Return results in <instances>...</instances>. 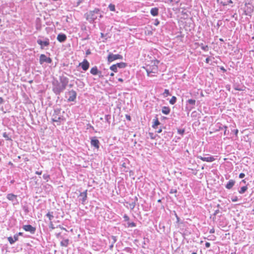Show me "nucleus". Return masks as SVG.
Segmentation results:
<instances>
[{
    "instance_id": "obj_48",
    "label": "nucleus",
    "mask_w": 254,
    "mask_h": 254,
    "mask_svg": "<svg viewBox=\"0 0 254 254\" xmlns=\"http://www.w3.org/2000/svg\"><path fill=\"white\" fill-rule=\"evenodd\" d=\"M3 102V99L1 97H0V104Z\"/></svg>"
},
{
    "instance_id": "obj_21",
    "label": "nucleus",
    "mask_w": 254,
    "mask_h": 254,
    "mask_svg": "<svg viewBox=\"0 0 254 254\" xmlns=\"http://www.w3.org/2000/svg\"><path fill=\"white\" fill-rule=\"evenodd\" d=\"M80 196H82V203H84L87 198V190L82 192L80 194Z\"/></svg>"
},
{
    "instance_id": "obj_43",
    "label": "nucleus",
    "mask_w": 254,
    "mask_h": 254,
    "mask_svg": "<svg viewBox=\"0 0 254 254\" xmlns=\"http://www.w3.org/2000/svg\"><path fill=\"white\" fill-rule=\"evenodd\" d=\"M124 218H125V221H127L129 220L128 217L126 215L124 216Z\"/></svg>"
},
{
    "instance_id": "obj_28",
    "label": "nucleus",
    "mask_w": 254,
    "mask_h": 254,
    "mask_svg": "<svg viewBox=\"0 0 254 254\" xmlns=\"http://www.w3.org/2000/svg\"><path fill=\"white\" fill-rule=\"evenodd\" d=\"M151 70H152V73H156L158 71V67L157 65H154Z\"/></svg>"
},
{
    "instance_id": "obj_39",
    "label": "nucleus",
    "mask_w": 254,
    "mask_h": 254,
    "mask_svg": "<svg viewBox=\"0 0 254 254\" xmlns=\"http://www.w3.org/2000/svg\"><path fill=\"white\" fill-rule=\"evenodd\" d=\"M135 226V223H129L128 224V227H134Z\"/></svg>"
},
{
    "instance_id": "obj_14",
    "label": "nucleus",
    "mask_w": 254,
    "mask_h": 254,
    "mask_svg": "<svg viewBox=\"0 0 254 254\" xmlns=\"http://www.w3.org/2000/svg\"><path fill=\"white\" fill-rule=\"evenodd\" d=\"M66 39V36L65 34H60L57 36V40L60 42H64Z\"/></svg>"
},
{
    "instance_id": "obj_17",
    "label": "nucleus",
    "mask_w": 254,
    "mask_h": 254,
    "mask_svg": "<svg viewBox=\"0 0 254 254\" xmlns=\"http://www.w3.org/2000/svg\"><path fill=\"white\" fill-rule=\"evenodd\" d=\"M90 73L94 75H97L99 73V70L97 67L95 66L91 68Z\"/></svg>"
},
{
    "instance_id": "obj_4",
    "label": "nucleus",
    "mask_w": 254,
    "mask_h": 254,
    "mask_svg": "<svg viewBox=\"0 0 254 254\" xmlns=\"http://www.w3.org/2000/svg\"><path fill=\"white\" fill-rule=\"evenodd\" d=\"M123 59V56L119 54H113L110 53L108 56L107 60L109 63H111L116 60H122Z\"/></svg>"
},
{
    "instance_id": "obj_2",
    "label": "nucleus",
    "mask_w": 254,
    "mask_h": 254,
    "mask_svg": "<svg viewBox=\"0 0 254 254\" xmlns=\"http://www.w3.org/2000/svg\"><path fill=\"white\" fill-rule=\"evenodd\" d=\"M99 12L100 10L99 9L95 8L92 11L87 12L85 14L86 19L90 23H92L96 19L98 16L100 18L102 17V15Z\"/></svg>"
},
{
    "instance_id": "obj_12",
    "label": "nucleus",
    "mask_w": 254,
    "mask_h": 254,
    "mask_svg": "<svg viewBox=\"0 0 254 254\" xmlns=\"http://www.w3.org/2000/svg\"><path fill=\"white\" fill-rule=\"evenodd\" d=\"M195 100H193V99H189L188 101H187V103L190 105V107H187L188 109H189V111H190L191 110H192V109L194 108V106L195 104Z\"/></svg>"
},
{
    "instance_id": "obj_11",
    "label": "nucleus",
    "mask_w": 254,
    "mask_h": 254,
    "mask_svg": "<svg viewBox=\"0 0 254 254\" xmlns=\"http://www.w3.org/2000/svg\"><path fill=\"white\" fill-rule=\"evenodd\" d=\"M91 144L92 146L95 147L96 148L98 149L99 147V141L96 138H93L91 140Z\"/></svg>"
},
{
    "instance_id": "obj_30",
    "label": "nucleus",
    "mask_w": 254,
    "mask_h": 254,
    "mask_svg": "<svg viewBox=\"0 0 254 254\" xmlns=\"http://www.w3.org/2000/svg\"><path fill=\"white\" fill-rule=\"evenodd\" d=\"M47 216L49 218L50 220H52V218L53 217V216L52 215V213H50V212L47 213Z\"/></svg>"
},
{
    "instance_id": "obj_49",
    "label": "nucleus",
    "mask_w": 254,
    "mask_h": 254,
    "mask_svg": "<svg viewBox=\"0 0 254 254\" xmlns=\"http://www.w3.org/2000/svg\"><path fill=\"white\" fill-rule=\"evenodd\" d=\"M118 81H120V82H123V79L121 78H119L118 79Z\"/></svg>"
},
{
    "instance_id": "obj_44",
    "label": "nucleus",
    "mask_w": 254,
    "mask_h": 254,
    "mask_svg": "<svg viewBox=\"0 0 254 254\" xmlns=\"http://www.w3.org/2000/svg\"><path fill=\"white\" fill-rule=\"evenodd\" d=\"M126 119L129 121L130 120V117L129 115H126Z\"/></svg>"
},
{
    "instance_id": "obj_56",
    "label": "nucleus",
    "mask_w": 254,
    "mask_h": 254,
    "mask_svg": "<svg viewBox=\"0 0 254 254\" xmlns=\"http://www.w3.org/2000/svg\"><path fill=\"white\" fill-rule=\"evenodd\" d=\"M110 75H111V76H113L114 75V73L112 72V73L110 74Z\"/></svg>"
},
{
    "instance_id": "obj_41",
    "label": "nucleus",
    "mask_w": 254,
    "mask_h": 254,
    "mask_svg": "<svg viewBox=\"0 0 254 254\" xmlns=\"http://www.w3.org/2000/svg\"><path fill=\"white\" fill-rule=\"evenodd\" d=\"M205 246L206 248H209L210 246V244L208 242H206L205 244Z\"/></svg>"
},
{
    "instance_id": "obj_38",
    "label": "nucleus",
    "mask_w": 254,
    "mask_h": 254,
    "mask_svg": "<svg viewBox=\"0 0 254 254\" xmlns=\"http://www.w3.org/2000/svg\"><path fill=\"white\" fill-rule=\"evenodd\" d=\"M245 176V174L244 173H240V175H239V178H241V179L244 178Z\"/></svg>"
},
{
    "instance_id": "obj_16",
    "label": "nucleus",
    "mask_w": 254,
    "mask_h": 254,
    "mask_svg": "<svg viewBox=\"0 0 254 254\" xmlns=\"http://www.w3.org/2000/svg\"><path fill=\"white\" fill-rule=\"evenodd\" d=\"M235 183V181H234L233 180H230L229 181V182L226 185V188L227 189H231L234 186Z\"/></svg>"
},
{
    "instance_id": "obj_50",
    "label": "nucleus",
    "mask_w": 254,
    "mask_h": 254,
    "mask_svg": "<svg viewBox=\"0 0 254 254\" xmlns=\"http://www.w3.org/2000/svg\"><path fill=\"white\" fill-rule=\"evenodd\" d=\"M162 132V129H158L157 131V133H160Z\"/></svg>"
},
{
    "instance_id": "obj_58",
    "label": "nucleus",
    "mask_w": 254,
    "mask_h": 254,
    "mask_svg": "<svg viewBox=\"0 0 254 254\" xmlns=\"http://www.w3.org/2000/svg\"><path fill=\"white\" fill-rule=\"evenodd\" d=\"M224 134L226 135V129H225V131H224Z\"/></svg>"
},
{
    "instance_id": "obj_51",
    "label": "nucleus",
    "mask_w": 254,
    "mask_h": 254,
    "mask_svg": "<svg viewBox=\"0 0 254 254\" xmlns=\"http://www.w3.org/2000/svg\"><path fill=\"white\" fill-rule=\"evenodd\" d=\"M168 2H174V0H168Z\"/></svg>"
},
{
    "instance_id": "obj_33",
    "label": "nucleus",
    "mask_w": 254,
    "mask_h": 254,
    "mask_svg": "<svg viewBox=\"0 0 254 254\" xmlns=\"http://www.w3.org/2000/svg\"><path fill=\"white\" fill-rule=\"evenodd\" d=\"M184 131H185L184 129H178V132L180 134H183L184 133Z\"/></svg>"
},
{
    "instance_id": "obj_10",
    "label": "nucleus",
    "mask_w": 254,
    "mask_h": 254,
    "mask_svg": "<svg viewBox=\"0 0 254 254\" xmlns=\"http://www.w3.org/2000/svg\"><path fill=\"white\" fill-rule=\"evenodd\" d=\"M23 229L26 231H29L31 233H34L36 230V228L34 227H32L31 225H24V227H23Z\"/></svg>"
},
{
    "instance_id": "obj_5",
    "label": "nucleus",
    "mask_w": 254,
    "mask_h": 254,
    "mask_svg": "<svg viewBox=\"0 0 254 254\" xmlns=\"http://www.w3.org/2000/svg\"><path fill=\"white\" fill-rule=\"evenodd\" d=\"M40 63L41 64H42L44 63H47L50 64L52 63V59L49 58L47 57L44 54H42L40 57Z\"/></svg>"
},
{
    "instance_id": "obj_47",
    "label": "nucleus",
    "mask_w": 254,
    "mask_h": 254,
    "mask_svg": "<svg viewBox=\"0 0 254 254\" xmlns=\"http://www.w3.org/2000/svg\"><path fill=\"white\" fill-rule=\"evenodd\" d=\"M214 231H215L214 229H212L210 230V233H214Z\"/></svg>"
},
{
    "instance_id": "obj_62",
    "label": "nucleus",
    "mask_w": 254,
    "mask_h": 254,
    "mask_svg": "<svg viewBox=\"0 0 254 254\" xmlns=\"http://www.w3.org/2000/svg\"><path fill=\"white\" fill-rule=\"evenodd\" d=\"M191 254H197L196 253H192Z\"/></svg>"
},
{
    "instance_id": "obj_57",
    "label": "nucleus",
    "mask_w": 254,
    "mask_h": 254,
    "mask_svg": "<svg viewBox=\"0 0 254 254\" xmlns=\"http://www.w3.org/2000/svg\"><path fill=\"white\" fill-rule=\"evenodd\" d=\"M221 69L222 70H224V71H225V69L224 68V67H221Z\"/></svg>"
},
{
    "instance_id": "obj_37",
    "label": "nucleus",
    "mask_w": 254,
    "mask_h": 254,
    "mask_svg": "<svg viewBox=\"0 0 254 254\" xmlns=\"http://www.w3.org/2000/svg\"><path fill=\"white\" fill-rule=\"evenodd\" d=\"M43 177L45 180L48 181V178H49V176L47 174H44L43 175Z\"/></svg>"
},
{
    "instance_id": "obj_8",
    "label": "nucleus",
    "mask_w": 254,
    "mask_h": 254,
    "mask_svg": "<svg viewBox=\"0 0 254 254\" xmlns=\"http://www.w3.org/2000/svg\"><path fill=\"white\" fill-rule=\"evenodd\" d=\"M68 94L69 98L68 99V100L69 101H74V100L76 99V92L74 90H71V91H69Z\"/></svg>"
},
{
    "instance_id": "obj_19",
    "label": "nucleus",
    "mask_w": 254,
    "mask_h": 254,
    "mask_svg": "<svg viewBox=\"0 0 254 254\" xmlns=\"http://www.w3.org/2000/svg\"><path fill=\"white\" fill-rule=\"evenodd\" d=\"M150 13L154 16H157L158 14V9L156 7L152 8L150 10Z\"/></svg>"
},
{
    "instance_id": "obj_34",
    "label": "nucleus",
    "mask_w": 254,
    "mask_h": 254,
    "mask_svg": "<svg viewBox=\"0 0 254 254\" xmlns=\"http://www.w3.org/2000/svg\"><path fill=\"white\" fill-rule=\"evenodd\" d=\"M231 199L233 202H236L238 200V198L237 196H234V197H232Z\"/></svg>"
},
{
    "instance_id": "obj_61",
    "label": "nucleus",
    "mask_w": 254,
    "mask_h": 254,
    "mask_svg": "<svg viewBox=\"0 0 254 254\" xmlns=\"http://www.w3.org/2000/svg\"><path fill=\"white\" fill-rule=\"evenodd\" d=\"M238 130H236V134H237L238 133Z\"/></svg>"
},
{
    "instance_id": "obj_35",
    "label": "nucleus",
    "mask_w": 254,
    "mask_h": 254,
    "mask_svg": "<svg viewBox=\"0 0 254 254\" xmlns=\"http://www.w3.org/2000/svg\"><path fill=\"white\" fill-rule=\"evenodd\" d=\"M3 136L5 138H6L7 140H10V138H9V137L8 136V135L6 134V132H4L3 133Z\"/></svg>"
},
{
    "instance_id": "obj_45",
    "label": "nucleus",
    "mask_w": 254,
    "mask_h": 254,
    "mask_svg": "<svg viewBox=\"0 0 254 254\" xmlns=\"http://www.w3.org/2000/svg\"><path fill=\"white\" fill-rule=\"evenodd\" d=\"M180 0H174V2L175 4H178L180 2Z\"/></svg>"
},
{
    "instance_id": "obj_60",
    "label": "nucleus",
    "mask_w": 254,
    "mask_h": 254,
    "mask_svg": "<svg viewBox=\"0 0 254 254\" xmlns=\"http://www.w3.org/2000/svg\"><path fill=\"white\" fill-rule=\"evenodd\" d=\"M206 62H208V59H206Z\"/></svg>"
},
{
    "instance_id": "obj_31",
    "label": "nucleus",
    "mask_w": 254,
    "mask_h": 254,
    "mask_svg": "<svg viewBox=\"0 0 254 254\" xmlns=\"http://www.w3.org/2000/svg\"><path fill=\"white\" fill-rule=\"evenodd\" d=\"M146 70V72H147V75L148 76H150V74L151 73H152V70H151L150 68H147Z\"/></svg>"
},
{
    "instance_id": "obj_18",
    "label": "nucleus",
    "mask_w": 254,
    "mask_h": 254,
    "mask_svg": "<svg viewBox=\"0 0 254 254\" xmlns=\"http://www.w3.org/2000/svg\"><path fill=\"white\" fill-rule=\"evenodd\" d=\"M162 112L165 115H168L170 112V109L168 107L164 106L162 107Z\"/></svg>"
},
{
    "instance_id": "obj_22",
    "label": "nucleus",
    "mask_w": 254,
    "mask_h": 254,
    "mask_svg": "<svg viewBox=\"0 0 254 254\" xmlns=\"http://www.w3.org/2000/svg\"><path fill=\"white\" fill-rule=\"evenodd\" d=\"M116 65L118 66V68H125L127 66V64L125 63H120L116 64Z\"/></svg>"
},
{
    "instance_id": "obj_6",
    "label": "nucleus",
    "mask_w": 254,
    "mask_h": 254,
    "mask_svg": "<svg viewBox=\"0 0 254 254\" xmlns=\"http://www.w3.org/2000/svg\"><path fill=\"white\" fill-rule=\"evenodd\" d=\"M7 199L12 201L13 204H18V201L17 199V195L13 193H9L6 196Z\"/></svg>"
},
{
    "instance_id": "obj_55",
    "label": "nucleus",
    "mask_w": 254,
    "mask_h": 254,
    "mask_svg": "<svg viewBox=\"0 0 254 254\" xmlns=\"http://www.w3.org/2000/svg\"><path fill=\"white\" fill-rule=\"evenodd\" d=\"M231 254H236V251H235V252H232V253H231Z\"/></svg>"
},
{
    "instance_id": "obj_42",
    "label": "nucleus",
    "mask_w": 254,
    "mask_h": 254,
    "mask_svg": "<svg viewBox=\"0 0 254 254\" xmlns=\"http://www.w3.org/2000/svg\"><path fill=\"white\" fill-rule=\"evenodd\" d=\"M99 75L100 78H102L103 77V75L102 74L101 72L99 71V73L97 74Z\"/></svg>"
},
{
    "instance_id": "obj_54",
    "label": "nucleus",
    "mask_w": 254,
    "mask_h": 254,
    "mask_svg": "<svg viewBox=\"0 0 254 254\" xmlns=\"http://www.w3.org/2000/svg\"><path fill=\"white\" fill-rule=\"evenodd\" d=\"M18 234V236L19 235V236H21L22 235V233L21 232H19Z\"/></svg>"
},
{
    "instance_id": "obj_46",
    "label": "nucleus",
    "mask_w": 254,
    "mask_h": 254,
    "mask_svg": "<svg viewBox=\"0 0 254 254\" xmlns=\"http://www.w3.org/2000/svg\"><path fill=\"white\" fill-rule=\"evenodd\" d=\"M36 174H37V175H41V174H42V171H40V172L36 171Z\"/></svg>"
},
{
    "instance_id": "obj_63",
    "label": "nucleus",
    "mask_w": 254,
    "mask_h": 254,
    "mask_svg": "<svg viewBox=\"0 0 254 254\" xmlns=\"http://www.w3.org/2000/svg\"><path fill=\"white\" fill-rule=\"evenodd\" d=\"M101 36L103 37V33H101Z\"/></svg>"
},
{
    "instance_id": "obj_3",
    "label": "nucleus",
    "mask_w": 254,
    "mask_h": 254,
    "mask_svg": "<svg viewBox=\"0 0 254 254\" xmlns=\"http://www.w3.org/2000/svg\"><path fill=\"white\" fill-rule=\"evenodd\" d=\"M52 120L54 122H60L63 120V116L61 115V110L60 109H56L52 115Z\"/></svg>"
},
{
    "instance_id": "obj_24",
    "label": "nucleus",
    "mask_w": 254,
    "mask_h": 254,
    "mask_svg": "<svg viewBox=\"0 0 254 254\" xmlns=\"http://www.w3.org/2000/svg\"><path fill=\"white\" fill-rule=\"evenodd\" d=\"M247 189H248L247 186H244L240 189V190H239V192L240 194H243L245 192V191L247 190Z\"/></svg>"
},
{
    "instance_id": "obj_52",
    "label": "nucleus",
    "mask_w": 254,
    "mask_h": 254,
    "mask_svg": "<svg viewBox=\"0 0 254 254\" xmlns=\"http://www.w3.org/2000/svg\"><path fill=\"white\" fill-rule=\"evenodd\" d=\"M235 89L236 90H242V89H239V88H238V87L235 88Z\"/></svg>"
},
{
    "instance_id": "obj_1",
    "label": "nucleus",
    "mask_w": 254,
    "mask_h": 254,
    "mask_svg": "<svg viewBox=\"0 0 254 254\" xmlns=\"http://www.w3.org/2000/svg\"><path fill=\"white\" fill-rule=\"evenodd\" d=\"M69 82V79L64 76H60L59 80L54 79L52 82L53 91L56 95H59L64 90Z\"/></svg>"
},
{
    "instance_id": "obj_53",
    "label": "nucleus",
    "mask_w": 254,
    "mask_h": 254,
    "mask_svg": "<svg viewBox=\"0 0 254 254\" xmlns=\"http://www.w3.org/2000/svg\"><path fill=\"white\" fill-rule=\"evenodd\" d=\"M242 183H243L244 184H245L246 183L245 180H243L242 181H241Z\"/></svg>"
},
{
    "instance_id": "obj_29",
    "label": "nucleus",
    "mask_w": 254,
    "mask_h": 254,
    "mask_svg": "<svg viewBox=\"0 0 254 254\" xmlns=\"http://www.w3.org/2000/svg\"><path fill=\"white\" fill-rule=\"evenodd\" d=\"M163 94L165 96H167L168 95H170V93H169V90L165 89Z\"/></svg>"
},
{
    "instance_id": "obj_13",
    "label": "nucleus",
    "mask_w": 254,
    "mask_h": 254,
    "mask_svg": "<svg viewBox=\"0 0 254 254\" xmlns=\"http://www.w3.org/2000/svg\"><path fill=\"white\" fill-rule=\"evenodd\" d=\"M8 242L10 244H13L14 243H15L16 241H17L18 239V234H15L14 236V237L12 238L11 237H9L7 238Z\"/></svg>"
},
{
    "instance_id": "obj_36",
    "label": "nucleus",
    "mask_w": 254,
    "mask_h": 254,
    "mask_svg": "<svg viewBox=\"0 0 254 254\" xmlns=\"http://www.w3.org/2000/svg\"><path fill=\"white\" fill-rule=\"evenodd\" d=\"M177 190L176 189H171L170 191V193H176Z\"/></svg>"
},
{
    "instance_id": "obj_40",
    "label": "nucleus",
    "mask_w": 254,
    "mask_h": 254,
    "mask_svg": "<svg viewBox=\"0 0 254 254\" xmlns=\"http://www.w3.org/2000/svg\"><path fill=\"white\" fill-rule=\"evenodd\" d=\"M112 238L113 240V243H115L117 241L116 237L115 236H112Z\"/></svg>"
},
{
    "instance_id": "obj_20",
    "label": "nucleus",
    "mask_w": 254,
    "mask_h": 254,
    "mask_svg": "<svg viewBox=\"0 0 254 254\" xmlns=\"http://www.w3.org/2000/svg\"><path fill=\"white\" fill-rule=\"evenodd\" d=\"M68 243H69V240L68 239H64V240H63L61 242V245L62 247H67L68 246Z\"/></svg>"
},
{
    "instance_id": "obj_26",
    "label": "nucleus",
    "mask_w": 254,
    "mask_h": 254,
    "mask_svg": "<svg viewBox=\"0 0 254 254\" xmlns=\"http://www.w3.org/2000/svg\"><path fill=\"white\" fill-rule=\"evenodd\" d=\"M177 98L175 96H173L169 101L170 104L174 105L176 102Z\"/></svg>"
},
{
    "instance_id": "obj_7",
    "label": "nucleus",
    "mask_w": 254,
    "mask_h": 254,
    "mask_svg": "<svg viewBox=\"0 0 254 254\" xmlns=\"http://www.w3.org/2000/svg\"><path fill=\"white\" fill-rule=\"evenodd\" d=\"M197 158L200 159L203 161H205L207 162H212L215 160V158L214 157L209 155L207 157H202L201 156H197Z\"/></svg>"
},
{
    "instance_id": "obj_27",
    "label": "nucleus",
    "mask_w": 254,
    "mask_h": 254,
    "mask_svg": "<svg viewBox=\"0 0 254 254\" xmlns=\"http://www.w3.org/2000/svg\"><path fill=\"white\" fill-rule=\"evenodd\" d=\"M108 7H109V8L110 11H115V6L114 4L110 3Z\"/></svg>"
},
{
    "instance_id": "obj_23",
    "label": "nucleus",
    "mask_w": 254,
    "mask_h": 254,
    "mask_svg": "<svg viewBox=\"0 0 254 254\" xmlns=\"http://www.w3.org/2000/svg\"><path fill=\"white\" fill-rule=\"evenodd\" d=\"M160 125V122L159 121H158V119L156 118L155 120H154V122H153V124L152 125V127L154 128H156V127L159 125Z\"/></svg>"
},
{
    "instance_id": "obj_25",
    "label": "nucleus",
    "mask_w": 254,
    "mask_h": 254,
    "mask_svg": "<svg viewBox=\"0 0 254 254\" xmlns=\"http://www.w3.org/2000/svg\"><path fill=\"white\" fill-rule=\"evenodd\" d=\"M110 68L111 70H112V71H113L115 72H117L118 71H117L118 66L116 65V64L111 65L110 66Z\"/></svg>"
},
{
    "instance_id": "obj_15",
    "label": "nucleus",
    "mask_w": 254,
    "mask_h": 254,
    "mask_svg": "<svg viewBox=\"0 0 254 254\" xmlns=\"http://www.w3.org/2000/svg\"><path fill=\"white\" fill-rule=\"evenodd\" d=\"M37 43L41 45V46H48L50 43L49 40H47L46 41H43L41 40H38Z\"/></svg>"
},
{
    "instance_id": "obj_9",
    "label": "nucleus",
    "mask_w": 254,
    "mask_h": 254,
    "mask_svg": "<svg viewBox=\"0 0 254 254\" xmlns=\"http://www.w3.org/2000/svg\"><path fill=\"white\" fill-rule=\"evenodd\" d=\"M84 71L87 70L89 67V63L86 60H84L82 63L79 64Z\"/></svg>"
},
{
    "instance_id": "obj_64",
    "label": "nucleus",
    "mask_w": 254,
    "mask_h": 254,
    "mask_svg": "<svg viewBox=\"0 0 254 254\" xmlns=\"http://www.w3.org/2000/svg\"><path fill=\"white\" fill-rule=\"evenodd\" d=\"M125 163H124V164H123V166H125Z\"/></svg>"
},
{
    "instance_id": "obj_59",
    "label": "nucleus",
    "mask_w": 254,
    "mask_h": 254,
    "mask_svg": "<svg viewBox=\"0 0 254 254\" xmlns=\"http://www.w3.org/2000/svg\"><path fill=\"white\" fill-rule=\"evenodd\" d=\"M113 247V244L110 246V248H112Z\"/></svg>"
},
{
    "instance_id": "obj_32",
    "label": "nucleus",
    "mask_w": 254,
    "mask_h": 254,
    "mask_svg": "<svg viewBox=\"0 0 254 254\" xmlns=\"http://www.w3.org/2000/svg\"><path fill=\"white\" fill-rule=\"evenodd\" d=\"M135 202H132L131 203L129 204V208L131 209H133L135 207Z\"/></svg>"
}]
</instances>
